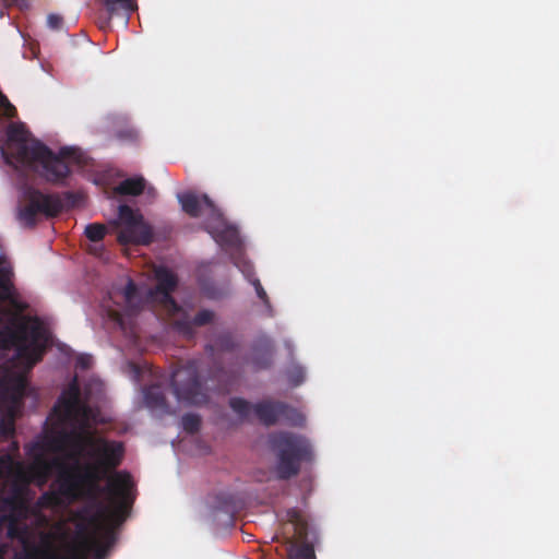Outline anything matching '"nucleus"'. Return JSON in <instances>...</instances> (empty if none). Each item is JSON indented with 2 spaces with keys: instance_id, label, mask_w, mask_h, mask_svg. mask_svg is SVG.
<instances>
[{
  "instance_id": "obj_24",
  "label": "nucleus",
  "mask_w": 559,
  "mask_h": 559,
  "mask_svg": "<svg viewBox=\"0 0 559 559\" xmlns=\"http://www.w3.org/2000/svg\"><path fill=\"white\" fill-rule=\"evenodd\" d=\"M59 496H61L59 493V491L56 493V492H45L43 493V496L40 497V503L45 507H55V506H58L60 503V498Z\"/></svg>"
},
{
  "instance_id": "obj_10",
  "label": "nucleus",
  "mask_w": 559,
  "mask_h": 559,
  "mask_svg": "<svg viewBox=\"0 0 559 559\" xmlns=\"http://www.w3.org/2000/svg\"><path fill=\"white\" fill-rule=\"evenodd\" d=\"M115 539L112 528H106L104 531L103 540L88 535L86 530L83 528V533L73 548L71 559H86L90 554H92L95 559H104L108 549L114 545Z\"/></svg>"
},
{
  "instance_id": "obj_16",
  "label": "nucleus",
  "mask_w": 559,
  "mask_h": 559,
  "mask_svg": "<svg viewBox=\"0 0 559 559\" xmlns=\"http://www.w3.org/2000/svg\"><path fill=\"white\" fill-rule=\"evenodd\" d=\"M109 17L124 15L127 19L136 9L133 0H98Z\"/></svg>"
},
{
  "instance_id": "obj_2",
  "label": "nucleus",
  "mask_w": 559,
  "mask_h": 559,
  "mask_svg": "<svg viewBox=\"0 0 559 559\" xmlns=\"http://www.w3.org/2000/svg\"><path fill=\"white\" fill-rule=\"evenodd\" d=\"M12 271L0 266V302H9L16 313L0 311V349L14 350L12 369L7 370L1 386L14 405H20L27 386V373L43 359L47 335L38 317L22 314L27 304L17 300Z\"/></svg>"
},
{
  "instance_id": "obj_14",
  "label": "nucleus",
  "mask_w": 559,
  "mask_h": 559,
  "mask_svg": "<svg viewBox=\"0 0 559 559\" xmlns=\"http://www.w3.org/2000/svg\"><path fill=\"white\" fill-rule=\"evenodd\" d=\"M250 361L257 371L271 367L273 361V346L269 338H262L253 345Z\"/></svg>"
},
{
  "instance_id": "obj_15",
  "label": "nucleus",
  "mask_w": 559,
  "mask_h": 559,
  "mask_svg": "<svg viewBox=\"0 0 559 559\" xmlns=\"http://www.w3.org/2000/svg\"><path fill=\"white\" fill-rule=\"evenodd\" d=\"M286 524L292 526L295 542H304L308 536V521L302 512L296 508L286 511Z\"/></svg>"
},
{
  "instance_id": "obj_11",
  "label": "nucleus",
  "mask_w": 559,
  "mask_h": 559,
  "mask_svg": "<svg viewBox=\"0 0 559 559\" xmlns=\"http://www.w3.org/2000/svg\"><path fill=\"white\" fill-rule=\"evenodd\" d=\"M178 201L182 210L191 217L206 215L210 218H221L222 216L221 211L206 194H198L191 191L182 192L178 194Z\"/></svg>"
},
{
  "instance_id": "obj_33",
  "label": "nucleus",
  "mask_w": 559,
  "mask_h": 559,
  "mask_svg": "<svg viewBox=\"0 0 559 559\" xmlns=\"http://www.w3.org/2000/svg\"><path fill=\"white\" fill-rule=\"evenodd\" d=\"M98 250H99V249L95 247V248L93 249V252H94V253H97V252H98Z\"/></svg>"
},
{
  "instance_id": "obj_8",
  "label": "nucleus",
  "mask_w": 559,
  "mask_h": 559,
  "mask_svg": "<svg viewBox=\"0 0 559 559\" xmlns=\"http://www.w3.org/2000/svg\"><path fill=\"white\" fill-rule=\"evenodd\" d=\"M118 218L123 225L117 238L119 243L147 246L153 241L151 226L144 222L142 214L129 205L121 204L118 207Z\"/></svg>"
},
{
  "instance_id": "obj_13",
  "label": "nucleus",
  "mask_w": 559,
  "mask_h": 559,
  "mask_svg": "<svg viewBox=\"0 0 559 559\" xmlns=\"http://www.w3.org/2000/svg\"><path fill=\"white\" fill-rule=\"evenodd\" d=\"M144 401L150 409L157 412L160 415H173L176 413L175 409L168 405L160 385L153 384L145 388Z\"/></svg>"
},
{
  "instance_id": "obj_23",
  "label": "nucleus",
  "mask_w": 559,
  "mask_h": 559,
  "mask_svg": "<svg viewBox=\"0 0 559 559\" xmlns=\"http://www.w3.org/2000/svg\"><path fill=\"white\" fill-rule=\"evenodd\" d=\"M288 379L295 386L301 384L305 379V370L301 367H294L288 372Z\"/></svg>"
},
{
  "instance_id": "obj_31",
  "label": "nucleus",
  "mask_w": 559,
  "mask_h": 559,
  "mask_svg": "<svg viewBox=\"0 0 559 559\" xmlns=\"http://www.w3.org/2000/svg\"><path fill=\"white\" fill-rule=\"evenodd\" d=\"M0 103L5 105L8 109L15 110V108L9 103L8 98L2 94H0Z\"/></svg>"
},
{
  "instance_id": "obj_32",
  "label": "nucleus",
  "mask_w": 559,
  "mask_h": 559,
  "mask_svg": "<svg viewBox=\"0 0 559 559\" xmlns=\"http://www.w3.org/2000/svg\"><path fill=\"white\" fill-rule=\"evenodd\" d=\"M11 449L14 453H17L19 452V444L17 442H12L11 443Z\"/></svg>"
},
{
  "instance_id": "obj_6",
  "label": "nucleus",
  "mask_w": 559,
  "mask_h": 559,
  "mask_svg": "<svg viewBox=\"0 0 559 559\" xmlns=\"http://www.w3.org/2000/svg\"><path fill=\"white\" fill-rule=\"evenodd\" d=\"M229 406L241 420H249L253 413L266 427L274 426L280 420L296 427L305 424V416L299 411L281 401L264 400L251 404L242 397H231Z\"/></svg>"
},
{
  "instance_id": "obj_5",
  "label": "nucleus",
  "mask_w": 559,
  "mask_h": 559,
  "mask_svg": "<svg viewBox=\"0 0 559 559\" xmlns=\"http://www.w3.org/2000/svg\"><path fill=\"white\" fill-rule=\"evenodd\" d=\"M270 443L276 454L275 474L277 479L288 480L297 476L302 462L312 456L311 444L305 437L289 431L270 436Z\"/></svg>"
},
{
  "instance_id": "obj_29",
  "label": "nucleus",
  "mask_w": 559,
  "mask_h": 559,
  "mask_svg": "<svg viewBox=\"0 0 559 559\" xmlns=\"http://www.w3.org/2000/svg\"><path fill=\"white\" fill-rule=\"evenodd\" d=\"M90 360H91V358L88 356H81L78 359V366H80L83 369L88 368L90 367Z\"/></svg>"
},
{
  "instance_id": "obj_9",
  "label": "nucleus",
  "mask_w": 559,
  "mask_h": 559,
  "mask_svg": "<svg viewBox=\"0 0 559 559\" xmlns=\"http://www.w3.org/2000/svg\"><path fill=\"white\" fill-rule=\"evenodd\" d=\"M62 210V203L56 195L45 194L36 189L26 192V204L19 211V219L26 226L33 227L37 223V216L47 217L58 215Z\"/></svg>"
},
{
  "instance_id": "obj_3",
  "label": "nucleus",
  "mask_w": 559,
  "mask_h": 559,
  "mask_svg": "<svg viewBox=\"0 0 559 559\" xmlns=\"http://www.w3.org/2000/svg\"><path fill=\"white\" fill-rule=\"evenodd\" d=\"M157 284L143 293L138 288L132 280H129L123 289L124 308L122 311L109 310V317L127 331L132 325V318L140 311L144 302L159 304L169 316L180 312L181 308L171 296L178 284L176 274L167 267L160 266L155 270Z\"/></svg>"
},
{
  "instance_id": "obj_28",
  "label": "nucleus",
  "mask_w": 559,
  "mask_h": 559,
  "mask_svg": "<svg viewBox=\"0 0 559 559\" xmlns=\"http://www.w3.org/2000/svg\"><path fill=\"white\" fill-rule=\"evenodd\" d=\"M241 272L242 274L246 276V278L251 283L252 280H254L255 277L253 276L254 275V272H253V269L252 266L249 264V263H245L243 266L241 267Z\"/></svg>"
},
{
  "instance_id": "obj_20",
  "label": "nucleus",
  "mask_w": 559,
  "mask_h": 559,
  "mask_svg": "<svg viewBox=\"0 0 559 559\" xmlns=\"http://www.w3.org/2000/svg\"><path fill=\"white\" fill-rule=\"evenodd\" d=\"M84 234L92 242H99L104 239L107 234V228L104 224L93 223L85 227Z\"/></svg>"
},
{
  "instance_id": "obj_12",
  "label": "nucleus",
  "mask_w": 559,
  "mask_h": 559,
  "mask_svg": "<svg viewBox=\"0 0 559 559\" xmlns=\"http://www.w3.org/2000/svg\"><path fill=\"white\" fill-rule=\"evenodd\" d=\"M215 313L209 309L200 310L192 319L185 314L182 318L175 321L174 325L178 332L185 336L192 337L194 335V328L207 325L213 322Z\"/></svg>"
},
{
  "instance_id": "obj_1",
  "label": "nucleus",
  "mask_w": 559,
  "mask_h": 559,
  "mask_svg": "<svg viewBox=\"0 0 559 559\" xmlns=\"http://www.w3.org/2000/svg\"><path fill=\"white\" fill-rule=\"evenodd\" d=\"M53 411L73 429L45 433L27 444L29 465L10 453L0 456V530L7 526L8 537L19 540L23 547L14 559H59L50 544L32 542L25 523L31 514L29 484L45 485L53 469H58L57 483L62 497L69 500L86 497L94 502L96 512L90 519L91 524L122 523L134 501V483L128 472L107 475L121 464L124 447L122 442L96 438L87 431L92 408L81 400L76 380L62 392Z\"/></svg>"
},
{
  "instance_id": "obj_19",
  "label": "nucleus",
  "mask_w": 559,
  "mask_h": 559,
  "mask_svg": "<svg viewBox=\"0 0 559 559\" xmlns=\"http://www.w3.org/2000/svg\"><path fill=\"white\" fill-rule=\"evenodd\" d=\"M236 345L237 344L231 333L224 332L216 337L214 344L206 345L205 349L212 357H214L217 350L231 352L235 349Z\"/></svg>"
},
{
  "instance_id": "obj_30",
  "label": "nucleus",
  "mask_w": 559,
  "mask_h": 559,
  "mask_svg": "<svg viewBox=\"0 0 559 559\" xmlns=\"http://www.w3.org/2000/svg\"><path fill=\"white\" fill-rule=\"evenodd\" d=\"M9 545L5 543H0V559H4V556L8 554Z\"/></svg>"
},
{
  "instance_id": "obj_26",
  "label": "nucleus",
  "mask_w": 559,
  "mask_h": 559,
  "mask_svg": "<svg viewBox=\"0 0 559 559\" xmlns=\"http://www.w3.org/2000/svg\"><path fill=\"white\" fill-rule=\"evenodd\" d=\"M0 432L4 436H10V435H13L14 432V423H13V418H11L10 420L8 421H2L0 424Z\"/></svg>"
},
{
  "instance_id": "obj_7",
  "label": "nucleus",
  "mask_w": 559,
  "mask_h": 559,
  "mask_svg": "<svg viewBox=\"0 0 559 559\" xmlns=\"http://www.w3.org/2000/svg\"><path fill=\"white\" fill-rule=\"evenodd\" d=\"M202 359H190L179 365L171 373L170 384L179 402L188 405H202L209 400L200 370Z\"/></svg>"
},
{
  "instance_id": "obj_27",
  "label": "nucleus",
  "mask_w": 559,
  "mask_h": 559,
  "mask_svg": "<svg viewBox=\"0 0 559 559\" xmlns=\"http://www.w3.org/2000/svg\"><path fill=\"white\" fill-rule=\"evenodd\" d=\"M298 557L300 559H314L313 549L309 546H305L298 551Z\"/></svg>"
},
{
  "instance_id": "obj_17",
  "label": "nucleus",
  "mask_w": 559,
  "mask_h": 559,
  "mask_svg": "<svg viewBox=\"0 0 559 559\" xmlns=\"http://www.w3.org/2000/svg\"><path fill=\"white\" fill-rule=\"evenodd\" d=\"M214 221L217 222V227L221 228L217 230V234L215 236V240L219 245L228 246V247H235L239 242V236L238 231L235 227L227 226L223 215L221 218L218 217H212Z\"/></svg>"
},
{
  "instance_id": "obj_4",
  "label": "nucleus",
  "mask_w": 559,
  "mask_h": 559,
  "mask_svg": "<svg viewBox=\"0 0 559 559\" xmlns=\"http://www.w3.org/2000/svg\"><path fill=\"white\" fill-rule=\"evenodd\" d=\"M7 134L8 140L17 145V160L28 165L40 164L43 176L49 182L60 183L70 175V168L64 159L79 162V153L73 147H62L58 154H55L38 140L28 143V132L22 124H10Z\"/></svg>"
},
{
  "instance_id": "obj_22",
  "label": "nucleus",
  "mask_w": 559,
  "mask_h": 559,
  "mask_svg": "<svg viewBox=\"0 0 559 559\" xmlns=\"http://www.w3.org/2000/svg\"><path fill=\"white\" fill-rule=\"evenodd\" d=\"M251 284L252 286L254 287V290L257 293V296L259 297V299L263 302V305L265 306V309H266V312L270 317L273 316V309H272V306H271V301H270V298L265 292V289L263 288L261 282L259 278H254L251 281Z\"/></svg>"
},
{
  "instance_id": "obj_18",
  "label": "nucleus",
  "mask_w": 559,
  "mask_h": 559,
  "mask_svg": "<svg viewBox=\"0 0 559 559\" xmlns=\"http://www.w3.org/2000/svg\"><path fill=\"white\" fill-rule=\"evenodd\" d=\"M146 187V181L143 177H131L122 180L115 187V193L119 195L138 197L143 193Z\"/></svg>"
},
{
  "instance_id": "obj_21",
  "label": "nucleus",
  "mask_w": 559,
  "mask_h": 559,
  "mask_svg": "<svg viewBox=\"0 0 559 559\" xmlns=\"http://www.w3.org/2000/svg\"><path fill=\"white\" fill-rule=\"evenodd\" d=\"M181 427L188 433H195L201 427V417L197 414H186L181 417Z\"/></svg>"
},
{
  "instance_id": "obj_25",
  "label": "nucleus",
  "mask_w": 559,
  "mask_h": 559,
  "mask_svg": "<svg viewBox=\"0 0 559 559\" xmlns=\"http://www.w3.org/2000/svg\"><path fill=\"white\" fill-rule=\"evenodd\" d=\"M47 25L52 31H60L63 28V17L51 13L47 16Z\"/></svg>"
}]
</instances>
